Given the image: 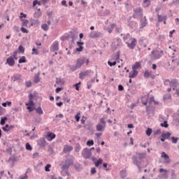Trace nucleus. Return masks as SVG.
<instances>
[{
  "instance_id": "nucleus-1",
  "label": "nucleus",
  "mask_w": 179,
  "mask_h": 179,
  "mask_svg": "<svg viewBox=\"0 0 179 179\" xmlns=\"http://www.w3.org/2000/svg\"><path fill=\"white\" fill-rule=\"evenodd\" d=\"M124 43H126L127 47L131 50H134L136 47V38H132L129 34H126L123 37Z\"/></svg>"
},
{
  "instance_id": "nucleus-2",
  "label": "nucleus",
  "mask_w": 179,
  "mask_h": 179,
  "mask_svg": "<svg viewBox=\"0 0 179 179\" xmlns=\"http://www.w3.org/2000/svg\"><path fill=\"white\" fill-rule=\"evenodd\" d=\"M85 62H86V57H80L78 58L76 62V65L75 66H72L71 67V71H72V72H75V71H78V69H80V68H82V65H83V64H85Z\"/></svg>"
},
{
  "instance_id": "nucleus-3",
  "label": "nucleus",
  "mask_w": 179,
  "mask_h": 179,
  "mask_svg": "<svg viewBox=\"0 0 179 179\" xmlns=\"http://www.w3.org/2000/svg\"><path fill=\"white\" fill-rule=\"evenodd\" d=\"M72 164H73V161L72 159H66L62 166V173H65L68 176H71V173H69L68 169H69Z\"/></svg>"
},
{
  "instance_id": "nucleus-4",
  "label": "nucleus",
  "mask_w": 179,
  "mask_h": 179,
  "mask_svg": "<svg viewBox=\"0 0 179 179\" xmlns=\"http://www.w3.org/2000/svg\"><path fill=\"white\" fill-rule=\"evenodd\" d=\"M133 11L134 13L132 16L134 19L143 16V8H142V7H136L133 9Z\"/></svg>"
},
{
  "instance_id": "nucleus-5",
  "label": "nucleus",
  "mask_w": 179,
  "mask_h": 179,
  "mask_svg": "<svg viewBox=\"0 0 179 179\" xmlns=\"http://www.w3.org/2000/svg\"><path fill=\"white\" fill-rule=\"evenodd\" d=\"M96 129L97 132H102V131L106 129V121H104V118L99 120V122L96 126Z\"/></svg>"
},
{
  "instance_id": "nucleus-6",
  "label": "nucleus",
  "mask_w": 179,
  "mask_h": 179,
  "mask_svg": "<svg viewBox=\"0 0 179 179\" xmlns=\"http://www.w3.org/2000/svg\"><path fill=\"white\" fill-rule=\"evenodd\" d=\"M150 57L151 59L155 60V59H159V58L162 57V55H160V52L159 50H155L151 52Z\"/></svg>"
},
{
  "instance_id": "nucleus-7",
  "label": "nucleus",
  "mask_w": 179,
  "mask_h": 179,
  "mask_svg": "<svg viewBox=\"0 0 179 179\" xmlns=\"http://www.w3.org/2000/svg\"><path fill=\"white\" fill-rule=\"evenodd\" d=\"M82 155L84 159H90L92 157V151L88 148H85L83 150Z\"/></svg>"
},
{
  "instance_id": "nucleus-8",
  "label": "nucleus",
  "mask_w": 179,
  "mask_h": 179,
  "mask_svg": "<svg viewBox=\"0 0 179 179\" xmlns=\"http://www.w3.org/2000/svg\"><path fill=\"white\" fill-rule=\"evenodd\" d=\"M132 160H133V163L134 164H135L136 166H137L139 172H141L142 167L141 166V160L138 159V157H136V155H133L132 156Z\"/></svg>"
},
{
  "instance_id": "nucleus-9",
  "label": "nucleus",
  "mask_w": 179,
  "mask_h": 179,
  "mask_svg": "<svg viewBox=\"0 0 179 179\" xmlns=\"http://www.w3.org/2000/svg\"><path fill=\"white\" fill-rule=\"evenodd\" d=\"M103 33L99 32V31H92L90 34V37L91 38H99L103 37Z\"/></svg>"
},
{
  "instance_id": "nucleus-10",
  "label": "nucleus",
  "mask_w": 179,
  "mask_h": 179,
  "mask_svg": "<svg viewBox=\"0 0 179 179\" xmlns=\"http://www.w3.org/2000/svg\"><path fill=\"white\" fill-rule=\"evenodd\" d=\"M42 15L41 11H36L34 14V17H35V20L31 19V22L32 23H40V21H38V17H40Z\"/></svg>"
},
{
  "instance_id": "nucleus-11",
  "label": "nucleus",
  "mask_w": 179,
  "mask_h": 179,
  "mask_svg": "<svg viewBox=\"0 0 179 179\" xmlns=\"http://www.w3.org/2000/svg\"><path fill=\"white\" fill-rule=\"evenodd\" d=\"M161 157L164 159V163H166V164H169V163H171V160L170 159V157L166 154V152H162Z\"/></svg>"
},
{
  "instance_id": "nucleus-12",
  "label": "nucleus",
  "mask_w": 179,
  "mask_h": 179,
  "mask_svg": "<svg viewBox=\"0 0 179 179\" xmlns=\"http://www.w3.org/2000/svg\"><path fill=\"white\" fill-rule=\"evenodd\" d=\"M169 85L171 87H173V90H176V87L178 86V81L177 80V79H172L169 82Z\"/></svg>"
},
{
  "instance_id": "nucleus-13",
  "label": "nucleus",
  "mask_w": 179,
  "mask_h": 179,
  "mask_svg": "<svg viewBox=\"0 0 179 179\" xmlns=\"http://www.w3.org/2000/svg\"><path fill=\"white\" fill-rule=\"evenodd\" d=\"M38 145L39 146V148H45V146L47 145V141H45V138H41L38 141Z\"/></svg>"
},
{
  "instance_id": "nucleus-14",
  "label": "nucleus",
  "mask_w": 179,
  "mask_h": 179,
  "mask_svg": "<svg viewBox=\"0 0 179 179\" xmlns=\"http://www.w3.org/2000/svg\"><path fill=\"white\" fill-rule=\"evenodd\" d=\"M171 136V134L170 132L167 131L166 133H162L161 135V141L162 142H164L166 139H169V138Z\"/></svg>"
},
{
  "instance_id": "nucleus-15",
  "label": "nucleus",
  "mask_w": 179,
  "mask_h": 179,
  "mask_svg": "<svg viewBox=\"0 0 179 179\" xmlns=\"http://www.w3.org/2000/svg\"><path fill=\"white\" fill-rule=\"evenodd\" d=\"M6 64H8V65H9V66H15V59L13 58V57H9L6 59Z\"/></svg>"
},
{
  "instance_id": "nucleus-16",
  "label": "nucleus",
  "mask_w": 179,
  "mask_h": 179,
  "mask_svg": "<svg viewBox=\"0 0 179 179\" xmlns=\"http://www.w3.org/2000/svg\"><path fill=\"white\" fill-rule=\"evenodd\" d=\"M89 73H90V71L86 70L79 73V78L81 80L85 79V76H88Z\"/></svg>"
},
{
  "instance_id": "nucleus-17",
  "label": "nucleus",
  "mask_w": 179,
  "mask_h": 179,
  "mask_svg": "<svg viewBox=\"0 0 179 179\" xmlns=\"http://www.w3.org/2000/svg\"><path fill=\"white\" fill-rule=\"evenodd\" d=\"M72 150H73V147L69 145H65L63 149L64 153H69V152H72Z\"/></svg>"
},
{
  "instance_id": "nucleus-18",
  "label": "nucleus",
  "mask_w": 179,
  "mask_h": 179,
  "mask_svg": "<svg viewBox=\"0 0 179 179\" xmlns=\"http://www.w3.org/2000/svg\"><path fill=\"white\" fill-rule=\"evenodd\" d=\"M58 42H54V43L52 45V52H57L58 50H59Z\"/></svg>"
},
{
  "instance_id": "nucleus-19",
  "label": "nucleus",
  "mask_w": 179,
  "mask_h": 179,
  "mask_svg": "<svg viewBox=\"0 0 179 179\" xmlns=\"http://www.w3.org/2000/svg\"><path fill=\"white\" fill-rule=\"evenodd\" d=\"M129 78L130 79H134V78H136L138 76V74L139 73V72H138V71L136 70H133L132 72H129Z\"/></svg>"
},
{
  "instance_id": "nucleus-20",
  "label": "nucleus",
  "mask_w": 179,
  "mask_h": 179,
  "mask_svg": "<svg viewBox=\"0 0 179 179\" xmlns=\"http://www.w3.org/2000/svg\"><path fill=\"white\" fill-rule=\"evenodd\" d=\"M158 17V22H164V23H166V21L167 20V15H160L159 14H157Z\"/></svg>"
},
{
  "instance_id": "nucleus-21",
  "label": "nucleus",
  "mask_w": 179,
  "mask_h": 179,
  "mask_svg": "<svg viewBox=\"0 0 179 179\" xmlns=\"http://www.w3.org/2000/svg\"><path fill=\"white\" fill-rule=\"evenodd\" d=\"M85 43L83 42H77V45H78L79 48H76V50L78 51V52H82L83 51V45Z\"/></svg>"
},
{
  "instance_id": "nucleus-22",
  "label": "nucleus",
  "mask_w": 179,
  "mask_h": 179,
  "mask_svg": "<svg viewBox=\"0 0 179 179\" xmlns=\"http://www.w3.org/2000/svg\"><path fill=\"white\" fill-rule=\"evenodd\" d=\"M137 156L136 157L138 158V160H142V159H145L146 157V152H139L136 153Z\"/></svg>"
},
{
  "instance_id": "nucleus-23",
  "label": "nucleus",
  "mask_w": 179,
  "mask_h": 179,
  "mask_svg": "<svg viewBox=\"0 0 179 179\" xmlns=\"http://www.w3.org/2000/svg\"><path fill=\"white\" fill-rule=\"evenodd\" d=\"M12 80L13 82H16V80H22V76L20 74H15L12 77Z\"/></svg>"
},
{
  "instance_id": "nucleus-24",
  "label": "nucleus",
  "mask_w": 179,
  "mask_h": 179,
  "mask_svg": "<svg viewBox=\"0 0 179 179\" xmlns=\"http://www.w3.org/2000/svg\"><path fill=\"white\" fill-rule=\"evenodd\" d=\"M34 83H38L40 82V72H38L37 74H36L34 79Z\"/></svg>"
},
{
  "instance_id": "nucleus-25",
  "label": "nucleus",
  "mask_w": 179,
  "mask_h": 179,
  "mask_svg": "<svg viewBox=\"0 0 179 179\" xmlns=\"http://www.w3.org/2000/svg\"><path fill=\"white\" fill-rule=\"evenodd\" d=\"M141 68V62H137L135 64L132 66V69L136 71V69Z\"/></svg>"
},
{
  "instance_id": "nucleus-26",
  "label": "nucleus",
  "mask_w": 179,
  "mask_h": 179,
  "mask_svg": "<svg viewBox=\"0 0 179 179\" xmlns=\"http://www.w3.org/2000/svg\"><path fill=\"white\" fill-rule=\"evenodd\" d=\"M36 113L37 114H39L40 115H42V114H44V112L43 111L41 106H39L36 109Z\"/></svg>"
},
{
  "instance_id": "nucleus-27",
  "label": "nucleus",
  "mask_w": 179,
  "mask_h": 179,
  "mask_svg": "<svg viewBox=\"0 0 179 179\" xmlns=\"http://www.w3.org/2000/svg\"><path fill=\"white\" fill-rule=\"evenodd\" d=\"M19 64H24L27 62V60L26 59V57L22 56L18 61Z\"/></svg>"
},
{
  "instance_id": "nucleus-28",
  "label": "nucleus",
  "mask_w": 179,
  "mask_h": 179,
  "mask_svg": "<svg viewBox=\"0 0 179 179\" xmlns=\"http://www.w3.org/2000/svg\"><path fill=\"white\" fill-rule=\"evenodd\" d=\"M120 177L121 178H125L127 177V171H124V170L120 171Z\"/></svg>"
},
{
  "instance_id": "nucleus-29",
  "label": "nucleus",
  "mask_w": 179,
  "mask_h": 179,
  "mask_svg": "<svg viewBox=\"0 0 179 179\" xmlns=\"http://www.w3.org/2000/svg\"><path fill=\"white\" fill-rule=\"evenodd\" d=\"M55 134L54 133H50L49 134H48V138H50L49 141H52V139H55Z\"/></svg>"
},
{
  "instance_id": "nucleus-30",
  "label": "nucleus",
  "mask_w": 179,
  "mask_h": 179,
  "mask_svg": "<svg viewBox=\"0 0 179 179\" xmlns=\"http://www.w3.org/2000/svg\"><path fill=\"white\" fill-rule=\"evenodd\" d=\"M152 132H153V130L151 128H148L145 131V134L147 136H150V135H152Z\"/></svg>"
},
{
  "instance_id": "nucleus-31",
  "label": "nucleus",
  "mask_w": 179,
  "mask_h": 179,
  "mask_svg": "<svg viewBox=\"0 0 179 179\" xmlns=\"http://www.w3.org/2000/svg\"><path fill=\"white\" fill-rule=\"evenodd\" d=\"M56 84L57 85H64V82L62 81V79L61 78H56Z\"/></svg>"
},
{
  "instance_id": "nucleus-32",
  "label": "nucleus",
  "mask_w": 179,
  "mask_h": 179,
  "mask_svg": "<svg viewBox=\"0 0 179 179\" xmlns=\"http://www.w3.org/2000/svg\"><path fill=\"white\" fill-rule=\"evenodd\" d=\"M6 121H8V117H1V122H0L1 125H5V122Z\"/></svg>"
},
{
  "instance_id": "nucleus-33",
  "label": "nucleus",
  "mask_w": 179,
  "mask_h": 179,
  "mask_svg": "<svg viewBox=\"0 0 179 179\" xmlns=\"http://www.w3.org/2000/svg\"><path fill=\"white\" fill-rule=\"evenodd\" d=\"M102 163H103V159L100 158L97 162H95V166L99 167L100 164H101Z\"/></svg>"
},
{
  "instance_id": "nucleus-34",
  "label": "nucleus",
  "mask_w": 179,
  "mask_h": 179,
  "mask_svg": "<svg viewBox=\"0 0 179 179\" xmlns=\"http://www.w3.org/2000/svg\"><path fill=\"white\" fill-rule=\"evenodd\" d=\"M151 75L152 73L149 72V71H145L144 73V77L147 78H150Z\"/></svg>"
},
{
  "instance_id": "nucleus-35",
  "label": "nucleus",
  "mask_w": 179,
  "mask_h": 179,
  "mask_svg": "<svg viewBox=\"0 0 179 179\" xmlns=\"http://www.w3.org/2000/svg\"><path fill=\"white\" fill-rule=\"evenodd\" d=\"M3 131H4V132H9L10 129H9V124H6L5 127H2Z\"/></svg>"
},
{
  "instance_id": "nucleus-36",
  "label": "nucleus",
  "mask_w": 179,
  "mask_h": 179,
  "mask_svg": "<svg viewBox=\"0 0 179 179\" xmlns=\"http://www.w3.org/2000/svg\"><path fill=\"white\" fill-rule=\"evenodd\" d=\"M18 51L20 52H21V54H24V48L23 47V45H20L18 48Z\"/></svg>"
},
{
  "instance_id": "nucleus-37",
  "label": "nucleus",
  "mask_w": 179,
  "mask_h": 179,
  "mask_svg": "<svg viewBox=\"0 0 179 179\" xmlns=\"http://www.w3.org/2000/svg\"><path fill=\"white\" fill-rule=\"evenodd\" d=\"M41 29H43V30H44L45 31H47V30H48V24H42Z\"/></svg>"
},
{
  "instance_id": "nucleus-38",
  "label": "nucleus",
  "mask_w": 179,
  "mask_h": 179,
  "mask_svg": "<svg viewBox=\"0 0 179 179\" xmlns=\"http://www.w3.org/2000/svg\"><path fill=\"white\" fill-rule=\"evenodd\" d=\"M32 55H38V50L36 49V48H34L32 49Z\"/></svg>"
},
{
  "instance_id": "nucleus-39",
  "label": "nucleus",
  "mask_w": 179,
  "mask_h": 179,
  "mask_svg": "<svg viewBox=\"0 0 179 179\" xmlns=\"http://www.w3.org/2000/svg\"><path fill=\"white\" fill-rule=\"evenodd\" d=\"M17 159L15 157H10L8 159V162H11V163H15Z\"/></svg>"
},
{
  "instance_id": "nucleus-40",
  "label": "nucleus",
  "mask_w": 179,
  "mask_h": 179,
  "mask_svg": "<svg viewBox=\"0 0 179 179\" xmlns=\"http://www.w3.org/2000/svg\"><path fill=\"white\" fill-rule=\"evenodd\" d=\"M108 64L109 65V66H115V65H117V62L115 61L113 62H111L108 61Z\"/></svg>"
},
{
  "instance_id": "nucleus-41",
  "label": "nucleus",
  "mask_w": 179,
  "mask_h": 179,
  "mask_svg": "<svg viewBox=\"0 0 179 179\" xmlns=\"http://www.w3.org/2000/svg\"><path fill=\"white\" fill-rule=\"evenodd\" d=\"M161 127H164V128H169L167 121H164V123H161Z\"/></svg>"
},
{
  "instance_id": "nucleus-42",
  "label": "nucleus",
  "mask_w": 179,
  "mask_h": 179,
  "mask_svg": "<svg viewBox=\"0 0 179 179\" xmlns=\"http://www.w3.org/2000/svg\"><path fill=\"white\" fill-rule=\"evenodd\" d=\"M26 149L27 150H33V148H31V145L29 143H26Z\"/></svg>"
},
{
  "instance_id": "nucleus-43",
  "label": "nucleus",
  "mask_w": 179,
  "mask_h": 179,
  "mask_svg": "<svg viewBox=\"0 0 179 179\" xmlns=\"http://www.w3.org/2000/svg\"><path fill=\"white\" fill-rule=\"evenodd\" d=\"M87 145V146H93L94 145V141L93 140L88 141Z\"/></svg>"
},
{
  "instance_id": "nucleus-44",
  "label": "nucleus",
  "mask_w": 179,
  "mask_h": 179,
  "mask_svg": "<svg viewBox=\"0 0 179 179\" xmlns=\"http://www.w3.org/2000/svg\"><path fill=\"white\" fill-rule=\"evenodd\" d=\"M31 85H32V83H31V81H30V80L25 82V86L27 87H31Z\"/></svg>"
},
{
  "instance_id": "nucleus-45",
  "label": "nucleus",
  "mask_w": 179,
  "mask_h": 179,
  "mask_svg": "<svg viewBox=\"0 0 179 179\" xmlns=\"http://www.w3.org/2000/svg\"><path fill=\"white\" fill-rule=\"evenodd\" d=\"M141 23H146V22H148V20H146V17H141Z\"/></svg>"
},
{
  "instance_id": "nucleus-46",
  "label": "nucleus",
  "mask_w": 179,
  "mask_h": 179,
  "mask_svg": "<svg viewBox=\"0 0 179 179\" xmlns=\"http://www.w3.org/2000/svg\"><path fill=\"white\" fill-rule=\"evenodd\" d=\"M26 106H29V107L34 106V102L33 101H29L28 103H26Z\"/></svg>"
},
{
  "instance_id": "nucleus-47",
  "label": "nucleus",
  "mask_w": 179,
  "mask_h": 179,
  "mask_svg": "<svg viewBox=\"0 0 179 179\" xmlns=\"http://www.w3.org/2000/svg\"><path fill=\"white\" fill-rule=\"evenodd\" d=\"M169 99H171V94H169L164 95V100H167Z\"/></svg>"
},
{
  "instance_id": "nucleus-48",
  "label": "nucleus",
  "mask_w": 179,
  "mask_h": 179,
  "mask_svg": "<svg viewBox=\"0 0 179 179\" xmlns=\"http://www.w3.org/2000/svg\"><path fill=\"white\" fill-rule=\"evenodd\" d=\"M80 113H77V115L75 116V118H76V121L77 122H79L80 120Z\"/></svg>"
},
{
  "instance_id": "nucleus-49",
  "label": "nucleus",
  "mask_w": 179,
  "mask_h": 179,
  "mask_svg": "<svg viewBox=\"0 0 179 179\" xmlns=\"http://www.w3.org/2000/svg\"><path fill=\"white\" fill-rule=\"evenodd\" d=\"M171 140L173 143H177L178 142V138L171 137Z\"/></svg>"
},
{
  "instance_id": "nucleus-50",
  "label": "nucleus",
  "mask_w": 179,
  "mask_h": 179,
  "mask_svg": "<svg viewBox=\"0 0 179 179\" xmlns=\"http://www.w3.org/2000/svg\"><path fill=\"white\" fill-rule=\"evenodd\" d=\"M13 58H14V59H17V51L15 50L13 52Z\"/></svg>"
},
{
  "instance_id": "nucleus-51",
  "label": "nucleus",
  "mask_w": 179,
  "mask_h": 179,
  "mask_svg": "<svg viewBox=\"0 0 179 179\" xmlns=\"http://www.w3.org/2000/svg\"><path fill=\"white\" fill-rule=\"evenodd\" d=\"M18 179H27V171L24 173V176H21Z\"/></svg>"
},
{
  "instance_id": "nucleus-52",
  "label": "nucleus",
  "mask_w": 179,
  "mask_h": 179,
  "mask_svg": "<svg viewBox=\"0 0 179 179\" xmlns=\"http://www.w3.org/2000/svg\"><path fill=\"white\" fill-rule=\"evenodd\" d=\"M51 167V165L50 164H47L45 166V171H50V168Z\"/></svg>"
},
{
  "instance_id": "nucleus-53",
  "label": "nucleus",
  "mask_w": 179,
  "mask_h": 179,
  "mask_svg": "<svg viewBox=\"0 0 179 179\" xmlns=\"http://www.w3.org/2000/svg\"><path fill=\"white\" fill-rule=\"evenodd\" d=\"M21 31H22V33H26L27 34L29 33V30H27L24 27H21Z\"/></svg>"
},
{
  "instance_id": "nucleus-54",
  "label": "nucleus",
  "mask_w": 179,
  "mask_h": 179,
  "mask_svg": "<svg viewBox=\"0 0 179 179\" xmlns=\"http://www.w3.org/2000/svg\"><path fill=\"white\" fill-rule=\"evenodd\" d=\"M27 16V15L26 14H24V13H20V19H23V17H24V18H26Z\"/></svg>"
},
{
  "instance_id": "nucleus-55",
  "label": "nucleus",
  "mask_w": 179,
  "mask_h": 179,
  "mask_svg": "<svg viewBox=\"0 0 179 179\" xmlns=\"http://www.w3.org/2000/svg\"><path fill=\"white\" fill-rule=\"evenodd\" d=\"M35 122H36V124H40V122H41V117H36Z\"/></svg>"
},
{
  "instance_id": "nucleus-56",
  "label": "nucleus",
  "mask_w": 179,
  "mask_h": 179,
  "mask_svg": "<svg viewBox=\"0 0 179 179\" xmlns=\"http://www.w3.org/2000/svg\"><path fill=\"white\" fill-rule=\"evenodd\" d=\"M164 85L166 86H169V85H170V80L167 79V80H165L164 82Z\"/></svg>"
},
{
  "instance_id": "nucleus-57",
  "label": "nucleus",
  "mask_w": 179,
  "mask_h": 179,
  "mask_svg": "<svg viewBox=\"0 0 179 179\" xmlns=\"http://www.w3.org/2000/svg\"><path fill=\"white\" fill-rule=\"evenodd\" d=\"M118 90H120V92H122V90H124V86H122V85H119Z\"/></svg>"
},
{
  "instance_id": "nucleus-58",
  "label": "nucleus",
  "mask_w": 179,
  "mask_h": 179,
  "mask_svg": "<svg viewBox=\"0 0 179 179\" xmlns=\"http://www.w3.org/2000/svg\"><path fill=\"white\" fill-rule=\"evenodd\" d=\"M49 1H50V0H41V2L43 3V5H44V6H45V4L48 3Z\"/></svg>"
},
{
  "instance_id": "nucleus-59",
  "label": "nucleus",
  "mask_w": 179,
  "mask_h": 179,
  "mask_svg": "<svg viewBox=\"0 0 179 179\" xmlns=\"http://www.w3.org/2000/svg\"><path fill=\"white\" fill-rule=\"evenodd\" d=\"M159 134H162V131L160 129H158L154 132V135H159Z\"/></svg>"
},
{
  "instance_id": "nucleus-60",
  "label": "nucleus",
  "mask_w": 179,
  "mask_h": 179,
  "mask_svg": "<svg viewBox=\"0 0 179 179\" xmlns=\"http://www.w3.org/2000/svg\"><path fill=\"white\" fill-rule=\"evenodd\" d=\"M38 0H34V1H33V7L34 8V7H36L37 5H38Z\"/></svg>"
},
{
  "instance_id": "nucleus-61",
  "label": "nucleus",
  "mask_w": 179,
  "mask_h": 179,
  "mask_svg": "<svg viewBox=\"0 0 179 179\" xmlns=\"http://www.w3.org/2000/svg\"><path fill=\"white\" fill-rule=\"evenodd\" d=\"M34 96L33 95V94H29V101H33Z\"/></svg>"
},
{
  "instance_id": "nucleus-62",
  "label": "nucleus",
  "mask_w": 179,
  "mask_h": 179,
  "mask_svg": "<svg viewBox=\"0 0 179 179\" xmlns=\"http://www.w3.org/2000/svg\"><path fill=\"white\" fill-rule=\"evenodd\" d=\"M80 82H79L78 83H76V85H75V87H76V90H78V91H79V85H80Z\"/></svg>"
},
{
  "instance_id": "nucleus-63",
  "label": "nucleus",
  "mask_w": 179,
  "mask_h": 179,
  "mask_svg": "<svg viewBox=\"0 0 179 179\" xmlns=\"http://www.w3.org/2000/svg\"><path fill=\"white\" fill-rule=\"evenodd\" d=\"M144 3H147V6H149L150 5V0H144Z\"/></svg>"
},
{
  "instance_id": "nucleus-64",
  "label": "nucleus",
  "mask_w": 179,
  "mask_h": 179,
  "mask_svg": "<svg viewBox=\"0 0 179 179\" xmlns=\"http://www.w3.org/2000/svg\"><path fill=\"white\" fill-rule=\"evenodd\" d=\"M96 168H92L91 169V174H96Z\"/></svg>"
}]
</instances>
